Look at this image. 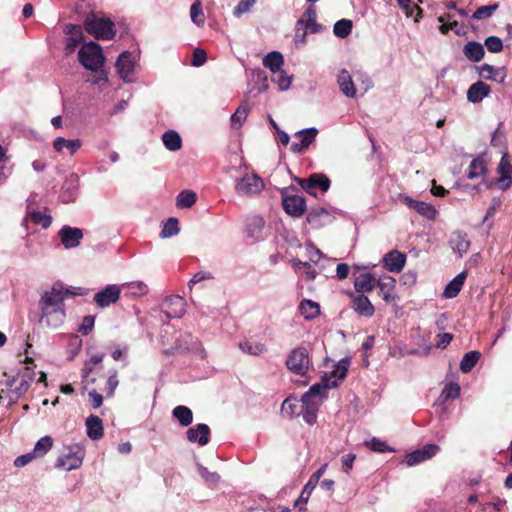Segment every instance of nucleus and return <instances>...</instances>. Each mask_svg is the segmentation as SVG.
<instances>
[{
	"instance_id": "nucleus-1",
	"label": "nucleus",
	"mask_w": 512,
	"mask_h": 512,
	"mask_svg": "<svg viewBox=\"0 0 512 512\" xmlns=\"http://www.w3.org/2000/svg\"><path fill=\"white\" fill-rule=\"evenodd\" d=\"M68 294L74 293L65 289L61 284H54L49 291H46L40 300L41 318L52 317L55 320L65 318L63 300Z\"/></svg>"
},
{
	"instance_id": "nucleus-2",
	"label": "nucleus",
	"mask_w": 512,
	"mask_h": 512,
	"mask_svg": "<svg viewBox=\"0 0 512 512\" xmlns=\"http://www.w3.org/2000/svg\"><path fill=\"white\" fill-rule=\"evenodd\" d=\"M325 383H316L302 396V415L306 423L313 425L317 420V412L323 400L327 397Z\"/></svg>"
},
{
	"instance_id": "nucleus-3",
	"label": "nucleus",
	"mask_w": 512,
	"mask_h": 512,
	"mask_svg": "<svg viewBox=\"0 0 512 512\" xmlns=\"http://www.w3.org/2000/svg\"><path fill=\"white\" fill-rule=\"evenodd\" d=\"M78 59L84 68L93 72L100 71L105 62L101 46L92 41L82 45Z\"/></svg>"
},
{
	"instance_id": "nucleus-4",
	"label": "nucleus",
	"mask_w": 512,
	"mask_h": 512,
	"mask_svg": "<svg viewBox=\"0 0 512 512\" xmlns=\"http://www.w3.org/2000/svg\"><path fill=\"white\" fill-rule=\"evenodd\" d=\"M286 366L293 374L305 376L312 367L308 350L304 347L293 349L287 356Z\"/></svg>"
},
{
	"instance_id": "nucleus-5",
	"label": "nucleus",
	"mask_w": 512,
	"mask_h": 512,
	"mask_svg": "<svg viewBox=\"0 0 512 512\" xmlns=\"http://www.w3.org/2000/svg\"><path fill=\"white\" fill-rule=\"evenodd\" d=\"M87 32L97 39L110 40L114 37V24L109 19L97 18L95 15H89L84 22Z\"/></svg>"
},
{
	"instance_id": "nucleus-6",
	"label": "nucleus",
	"mask_w": 512,
	"mask_h": 512,
	"mask_svg": "<svg viewBox=\"0 0 512 512\" xmlns=\"http://www.w3.org/2000/svg\"><path fill=\"white\" fill-rule=\"evenodd\" d=\"M264 187V181L260 176L255 173H247L237 181L235 191L241 196H252L259 194Z\"/></svg>"
},
{
	"instance_id": "nucleus-7",
	"label": "nucleus",
	"mask_w": 512,
	"mask_h": 512,
	"mask_svg": "<svg viewBox=\"0 0 512 512\" xmlns=\"http://www.w3.org/2000/svg\"><path fill=\"white\" fill-rule=\"evenodd\" d=\"M187 303L184 298L173 295L165 299L162 305V311L168 319L182 318L186 311Z\"/></svg>"
},
{
	"instance_id": "nucleus-8",
	"label": "nucleus",
	"mask_w": 512,
	"mask_h": 512,
	"mask_svg": "<svg viewBox=\"0 0 512 512\" xmlns=\"http://www.w3.org/2000/svg\"><path fill=\"white\" fill-rule=\"evenodd\" d=\"M349 365L350 360L348 358L341 359L330 373H326L322 376L319 383L327 384V391L330 388L337 387L338 381H341L346 377Z\"/></svg>"
},
{
	"instance_id": "nucleus-9",
	"label": "nucleus",
	"mask_w": 512,
	"mask_h": 512,
	"mask_svg": "<svg viewBox=\"0 0 512 512\" xmlns=\"http://www.w3.org/2000/svg\"><path fill=\"white\" fill-rule=\"evenodd\" d=\"M440 451L436 444H427L424 447L408 453L405 457L407 466H415L424 461L430 460Z\"/></svg>"
},
{
	"instance_id": "nucleus-10",
	"label": "nucleus",
	"mask_w": 512,
	"mask_h": 512,
	"mask_svg": "<svg viewBox=\"0 0 512 512\" xmlns=\"http://www.w3.org/2000/svg\"><path fill=\"white\" fill-rule=\"evenodd\" d=\"M318 135V130L314 127L300 130L294 134V137L298 139V142H293L290 146V150L293 153H302L315 141Z\"/></svg>"
},
{
	"instance_id": "nucleus-11",
	"label": "nucleus",
	"mask_w": 512,
	"mask_h": 512,
	"mask_svg": "<svg viewBox=\"0 0 512 512\" xmlns=\"http://www.w3.org/2000/svg\"><path fill=\"white\" fill-rule=\"evenodd\" d=\"M120 294V286L115 284L108 285L94 295V301L99 307L105 308L113 303H116L120 297Z\"/></svg>"
},
{
	"instance_id": "nucleus-12",
	"label": "nucleus",
	"mask_w": 512,
	"mask_h": 512,
	"mask_svg": "<svg viewBox=\"0 0 512 512\" xmlns=\"http://www.w3.org/2000/svg\"><path fill=\"white\" fill-rule=\"evenodd\" d=\"M317 13L316 8L313 5H310L300 19L297 21L296 25L299 30L305 29V32L310 33H318L321 31L322 27L316 22Z\"/></svg>"
},
{
	"instance_id": "nucleus-13",
	"label": "nucleus",
	"mask_w": 512,
	"mask_h": 512,
	"mask_svg": "<svg viewBox=\"0 0 512 512\" xmlns=\"http://www.w3.org/2000/svg\"><path fill=\"white\" fill-rule=\"evenodd\" d=\"M58 235L61 239V243L66 249H71L79 246L81 239L83 238V232L79 228H73L68 225L63 226Z\"/></svg>"
},
{
	"instance_id": "nucleus-14",
	"label": "nucleus",
	"mask_w": 512,
	"mask_h": 512,
	"mask_svg": "<svg viewBox=\"0 0 512 512\" xmlns=\"http://www.w3.org/2000/svg\"><path fill=\"white\" fill-rule=\"evenodd\" d=\"M83 462V451H69L66 454L60 455L57 458L55 466L66 471L77 469Z\"/></svg>"
},
{
	"instance_id": "nucleus-15",
	"label": "nucleus",
	"mask_w": 512,
	"mask_h": 512,
	"mask_svg": "<svg viewBox=\"0 0 512 512\" xmlns=\"http://www.w3.org/2000/svg\"><path fill=\"white\" fill-rule=\"evenodd\" d=\"M285 212L293 217H300L306 209L305 199L300 195L284 196L282 200Z\"/></svg>"
},
{
	"instance_id": "nucleus-16",
	"label": "nucleus",
	"mask_w": 512,
	"mask_h": 512,
	"mask_svg": "<svg viewBox=\"0 0 512 512\" xmlns=\"http://www.w3.org/2000/svg\"><path fill=\"white\" fill-rule=\"evenodd\" d=\"M401 201L409 208L416 210L423 217L432 220L436 217L437 211L433 205L412 199L409 196L401 195Z\"/></svg>"
},
{
	"instance_id": "nucleus-17",
	"label": "nucleus",
	"mask_w": 512,
	"mask_h": 512,
	"mask_svg": "<svg viewBox=\"0 0 512 512\" xmlns=\"http://www.w3.org/2000/svg\"><path fill=\"white\" fill-rule=\"evenodd\" d=\"M383 267L393 273H399L405 266L406 255L398 250H392L384 255Z\"/></svg>"
},
{
	"instance_id": "nucleus-18",
	"label": "nucleus",
	"mask_w": 512,
	"mask_h": 512,
	"mask_svg": "<svg viewBox=\"0 0 512 512\" xmlns=\"http://www.w3.org/2000/svg\"><path fill=\"white\" fill-rule=\"evenodd\" d=\"M511 169L512 167L510 165L509 155L507 152H504L497 167V172L500 175L498 178V184L502 189H507L511 185Z\"/></svg>"
},
{
	"instance_id": "nucleus-19",
	"label": "nucleus",
	"mask_w": 512,
	"mask_h": 512,
	"mask_svg": "<svg viewBox=\"0 0 512 512\" xmlns=\"http://www.w3.org/2000/svg\"><path fill=\"white\" fill-rule=\"evenodd\" d=\"M187 439L191 443H198L200 446H205L209 442L210 428L206 424H197L193 428H189L186 432Z\"/></svg>"
},
{
	"instance_id": "nucleus-20",
	"label": "nucleus",
	"mask_w": 512,
	"mask_h": 512,
	"mask_svg": "<svg viewBox=\"0 0 512 512\" xmlns=\"http://www.w3.org/2000/svg\"><path fill=\"white\" fill-rule=\"evenodd\" d=\"M116 69L124 81H131V75L134 70V61L132 59V55L128 51L120 54L116 62Z\"/></svg>"
},
{
	"instance_id": "nucleus-21",
	"label": "nucleus",
	"mask_w": 512,
	"mask_h": 512,
	"mask_svg": "<svg viewBox=\"0 0 512 512\" xmlns=\"http://www.w3.org/2000/svg\"><path fill=\"white\" fill-rule=\"evenodd\" d=\"M395 279L389 275H382L376 280V286L379 288V295L386 301L394 299Z\"/></svg>"
},
{
	"instance_id": "nucleus-22",
	"label": "nucleus",
	"mask_w": 512,
	"mask_h": 512,
	"mask_svg": "<svg viewBox=\"0 0 512 512\" xmlns=\"http://www.w3.org/2000/svg\"><path fill=\"white\" fill-rule=\"evenodd\" d=\"M337 82L341 92L349 98H354L356 96V88L350 73L343 69L339 72L337 77Z\"/></svg>"
},
{
	"instance_id": "nucleus-23",
	"label": "nucleus",
	"mask_w": 512,
	"mask_h": 512,
	"mask_svg": "<svg viewBox=\"0 0 512 512\" xmlns=\"http://www.w3.org/2000/svg\"><path fill=\"white\" fill-rule=\"evenodd\" d=\"M352 308L360 317H371L374 313V307L370 300L364 295H357L352 300Z\"/></svg>"
},
{
	"instance_id": "nucleus-24",
	"label": "nucleus",
	"mask_w": 512,
	"mask_h": 512,
	"mask_svg": "<svg viewBox=\"0 0 512 512\" xmlns=\"http://www.w3.org/2000/svg\"><path fill=\"white\" fill-rule=\"evenodd\" d=\"M490 93V86L478 81L470 86L467 91V99L472 103L481 102Z\"/></svg>"
},
{
	"instance_id": "nucleus-25",
	"label": "nucleus",
	"mask_w": 512,
	"mask_h": 512,
	"mask_svg": "<svg viewBox=\"0 0 512 512\" xmlns=\"http://www.w3.org/2000/svg\"><path fill=\"white\" fill-rule=\"evenodd\" d=\"M376 278L370 273H362L354 280V287L357 292H370L376 287Z\"/></svg>"
},
{
	"instance_id": "nucleus-26",
	"label": "nucleus",
	"mask_w": 512,
	"mask_h": 512,
	"mask_svg": "<svg viewBox=\"0 0 512 512\" xmlns=\"http://www.w3.org/2000/svg\"><path fill=\"white\" fill-rule=\"evenodd\" d=\"M81 146L82 141L80 139H65L63 137H58L53 142V147L57 152H61L66 148L71 155H74Z\"/></svg>"
},
{
	"instance_id": "nucleus-27",
	"label": "nucleus",
	"mask_w": 512,
	"mask_h": 512,
	"mask_svg": "<svg viewBox=\"0 0 512 512\" xmlns=\"http://www.w3.org/2000/svg\"><path fill=\"white\" fill-rule=\"evenodd\" d=\"M87 435L92 440H98L103 436L102 420L95 415H91L86 420Z\"/></svg>"
},
{
	"instance_id": "nucleus-28",
	"label": "nucleus",
	"mask_w": 512,
	"mask_h": 512,
	"mask_svg": "<svg viewBox=\"0 0 512 512\" xmlns=\"http://www.w3.org/2000/svg\"><path fill=\"white\" fill-rule=\"evenodd\" d=\"M467 277L466 272H461L458 274L454 279H452L445 287L443 295L446 298H454L456 297L460 290L462 289V286L464 284V281Z\"/></svg>"
},
{
	"instance_id": "nucleus-29",
	"label": "nucleus",
	"mask_w": 512,
	"mask_h": 512,
	"mask_svg": "<svg viewBox=\"0 0 512 512\" xmlns=\"http://www.w3.org/2000/svg\"><path fill=\"white\" fill-rule=\"evenodd\" d=\"M463 53L465 57L472 62H479L484 57V48L479 42H468L464 48Z\"/></svg>"
},
{
	"instance_id": "nucleus-30",
	"label": "nucleus",
	"mask_w": 512,
	"mask_h": 512,
	"mask_svg": "<svg viewBox=\"0 0 512 512\" xmlns=\"http://www.w3.org/2000/svg\"><path fill=\"white\" fill-rule=\"evenodd\" d=\"M301 315L305 320H314L320 316V306L311 300H303L300 304Z\"/></svg>"
},
{
	"instance_id": "nucleus-31",
	"label": "nucleus",
	"mask_w": 512,
	"mask_h": 512,
	"mask_svg": "<svg viewBox=\"0 0 512 512\" xmlns=\"http://www.w3.org/2000/svg\"><path fill=\"white\" fill-rule=\"evenodd\" d=\"M172 415L177 419L180 425L184 427L190 425L193 421L192 410L187 406H176L172 411Z\"/></svg>"
},
{
	"instance_id": "nucleus-32",
	"label": "nucleus",
	"mask_w": 512,
	"mask_h": 512,
	"mask_svg": "<svg viewBox=\"0 0 512 512\" xmlns=\"http://www.w3.org/2000/svg\"><path fill=\"white\" fill-rule=\"evenodd\" d=\"M283 62L282 54L277 51L269 52L263 59V65L270 69L272 73L281 70Z\"/></svg>"
},
{
	"instance_id": "nucleus-33",
	"label": "nucleus",
	"mask_w": 512,
	"mask_h": 512,
	"mask_svg": "<svg viewBox=\"0 0 512 512\" xmlns=\"http://www.w3.org/2000/svg\"><path fill=\"white\" fill-rule=\"evenodd\" d=\"M314 187H319L323 192H326L330 187V180L322 174H313L309 177L308 185L304 188L312 194L311 189Z\"/></svg>"
},
{
	"instance_id": "nucleus-34",
	"label": "nucleus",
	"mask_w": 512,
	"mask_h": 512,
	"mask_svg": "<svg viewBox=\"0 0 512 512\" xmlns=\"http://www.w3.org/2000/svg\"><path fill=\"white\" fill-rule=\"evenodd\" d=\"M162 140L165 147L170 151H178L182 147L181 137L174 130H169L165 132L162 136Z\"/></svg>"
},
{
	"instance_id": "nucleus-35",
	"label": "nucleus",
	"mask_w": 512,
	"mask_h": 512,
	"mask_svg": "<svg viewBox=\"0 0 512 512\" xmlns=\"http://www.w3.org/2000/svg\"><path fill=\"white\" fill-rule=\"evenodd\" d=\"M480 356L481 354L478 351H470L466 353L460 362V370L463 373L470 372L479 361Z\"/></svg>"
},
{
	"instance_id": "nucleus-36",
	"label": "nucleus",
	"mask_w": 512,
	"mask_h": 512,
	"mask_svg": "<svg viewBox=\"0 0 512 512\" xmlns=\"http://www.w3.org/2000/svg\"><path fill=\"white\" fill-rule=\"evenodd\" d=\"M248 111V104L241 103L235 113L231 116V126L236 129L240 128L247 118Z\"/></svg>"
},
{
	"instance_id": "nucleus-37",
	"label": "nucleus",
	"mask_w": 512,
	"mask_h": 512,
	"mask_svg": "<svg viewBox=\"0 0 512 512\" xmlns=\"http://www.w3.org/2000/svg\"><path fill=\"white\" fill-rule=\"evenodd\" d=\"M486 172V164L483 159L476 158L472 160V162L469 165L468 168V178L469 179H476Z\"/></svg>"
},
{
	"instance_id": "nucleus-38",
	"label": "nucleus",
	"mask_w": 512,
	"mask_h": 512,
	"mask_svg": "<svg viewBox=\"0 0 512 512\" xmlns=\"http://www.w3.org/2000/svg\"><path fill=\"white\" fill-rule=\"evenodd\" d=\"M190 18L197 26H203L205 23V16L202 10L200 0H195L190 7Z\"/></svg>"
},
{
	"instance_id": "nucleus-39",
	"label": "nucleus",
	"mask_w": 512,
	"mask_h": 512,
	"mask_svg": "<svg viewBox=\"0 0 512 512\" xmlns=\"http://www.w3.org/2000/svg\"><path fill=\"white\" fill-rule=\"evenodd\" d=\"M293 267L301 273V276L308 281L314 280L316 277V271L311 268L308 262H302L300 260H293Z\"/></svg>"
},
{
	"instance_id": "nucleus-40",
	"label": "nucleus",
	"mask_w": 512,
	"mask_h": 512,
	"mask_svg": "<svg viewBox=\"0 0 512 512\" xmlns=\"http://www.w3.org/2000/svg\"><path fill=\"white\" fill-rule=\"evenodd\" d=\"M197 196L191 190H184L177 196L176 205L178 208H190L196 202Z\"/></svg>"
},
{
	"instance_id": "nucleus-41",
	"label": "nucleus",
	"mask_w": 512,
	"mask_h": 512,
	"mask_svg": "<svg viewBox=\"0 0 512 512\" xmlns=\"http://www.w3.org/2000/svg\"><path fill=\"white\" fill-rule=\"evenodd\" d=\"M452 248L458 252L460 256L469 250L470 243L464 235L457 233L451 239Z\"/></svg>"
},
{
	"instance_id": "nucleus-42",
	"label": "nucleus",
	"mask_w": 512,
	"mask_h": 512,
	"mask_svg": "<svg viewBox=\"0 0 512 512\" xmlns=\"http://www.w3.org/2000/svg\"><path fill=\"white\" fill-rule=\"evenodd\" d=\"M480 74L490 80H497L502 82L504 80L505 74L501 69H496L489 64H484L480 68Z\"/></svg>"
},
{
	"instance_id": "nucleus-43",
	"label": "nucleus",
	"mask_w": 512,
	"mask_h": 512,
	"mask_svg": "<svg viewBox=\"0 0 512 512\" xmlns=\"http://www.w3.org/2000/svg\"><path fill=\"white\" fill-rule=\"evenodd\" d=\"M52 445V438L50 436H44L37 441L32 452L35 457H42L52 448Z\"/></svg>"
},
{
	"instance_id": "nucleus-44",
	"label": "nucleus",
	"mask_w": 512,
	"mask_h": 512,
	"mask_svg": "<svg viewBox=\"0 0 512 512\" xmlns=\"http://www.w3.org/2000/svg\"><path fill=\"white\" fill-rule=\"evenodd\" d=\"M134 296H143L148 293V286L142 281H134L123 285Z\"/></svg>"
},
{
	"instance_id": "nucleus-45",
	"label": "nucleus",
	"mask_w": 512,
	"mask_h": 512,
	"mask_svg": "<svg viewBox=\"0 0 512 512\" xmlns=\"http://www.w3.org/2000/svg\"><path fill=\"white\" fill-rule=\"evenodd\" d=\"M352 21L348 19H341L334 25V34L338 37L344 38L351 33Z\"/></svg>"
},
{
	"instance_id": "nucleus-46",
	"label": "nucleus",
	"mask_w": 512,
	"mask_h": 512,
	"mask_svg": "<svg viewBox=\"0 0 512 512\" xmlns=\"http://www.w3.org/2000/svg\"><path fill=\"white\" fill-rule=\"evenodd\" d=\"M198 472L205 483L214 486L220 481V475L215 471H209L206 467L199 465Z\"/></svg>"
},
{
	"instance_id": "nucleus-47",
	"label": "nucleus",
	"mask_w": 512,
	"mask_h": 512,
	"mask_svg": "<svg viewBox=\"0 0 512 512\" xmlns=\"http://www.w3.org/2000/svg\"><path fill=\"white\" fill-rule=\"evenodd\" d=\"M179 233L178 220L176 218H169L161 230L162 238H169Z\"/></svg>"
},
{
	"instance_id": "nucleus-48",
	"label": "nucleus",
	"mask_w": 512,
	"mask_h": 512,
	"mask_svg": "<svg viewBox=\"0 0 512 512\" xmlns=\"http://www.w3.org/2000/svg\"><path fill=\"white\" fill-rule=\"evenodd\" d=\"M398 5L402 10L405 11L407 17H412L414 12H417V17L415 18L418 21V17L421 16L422 10L417 5L413 4L411 0H397Z\"/></svg>"
},
{
	"instance_id": "nucleus-49",
	"label": "nucleus",
	"mask_w": 512,
	"mask_h": 512,
	"mask_svg": "<svg viewBox=\"0 0 512 512\" xmlns=\"http://www.w3.org/2000/svg\"><path fill=\"white\" fill-rule=\"evenodd\" d=\"M498 9V4L479 7L474 13L473 18L476 20L487 19Z\"/></svg>"
},
{
	"instance_id": "nucleus-50",
	"label": "nucleus",
	"mask_w": 512,
	"mask_h": 512,
	"mask_svg": "<svg viewBox=\"0 0 512 512\" xmlns=\"http://www.w3.org/2000/svg\"><path fill=\"white\" fill-rule=\"evenodd\" d=\"M239 347L244 353L251 355H259L265 351V346L260 343L241 342Z\"/></svg>"
},
{
	"instance_id": "nucleus-51",
	"label": "nucleus",
	"mask_w": 512,
	"mask_h": 512,
	"mask_svg": "<svg viewBox=\"0 0 512 512\" xmlns=\"http://www.w3.org/2000/svg\"><path fill=\"white\" fill-rule=\"evenodd\" d=\"M317 484L318 483L316 481H314L312 478H310L308 480V482L306 483V485L304 486L299 499L295 502V505L299 506L301 503H306L309 496L311 495L312 491L317 486Z\"/></svg>"
},
{
	"instance_id": "nucleus-52",
	"label": "nucleus",
	"mask_w": 512,
	"mask_h": 512,
	"mask_svg": "<svg viewBox=\"0 0 512 512\" xmlns=\"http://www.w3.org/2000/svg\"><path fill=\"white\" fill-rule=\"evenodd\" d=\"M273 74V81L278 84L280 90H287L290 87L291 77L287 76L282 69Z\"/></svg>"
},
{
	"instance_id": "nucleus-53",
	"label": "nucleus",
	"mask_w": 512,
	"mask_h": 512,
	"mask_svg": "<svg viewBox=\"0 0 512 512\" xmlns=\"http://www.w3.org/2000/svg\"><path fill=\"white\" fill-rule=\"evenodd\" d=\"M30 219L34 224L41 225L43 228H48L51 224V217L41 212L30 213Z\"/></svg>"
},
{
	"instance_id": "nucleus-54",
	"label": "nucleus",
	"mask_w": 512,
	"mask_h": 512,
	"mask_svg": "<svg viewBox=\"0 0 512 512\" xmlns=\"http://www.w3.org/2000/svg\"><path fill=\"white\" fill-rule=\"evenodd\" d=\"M371 450L379 453L392 451V449L384 442L379 440L378 438H372L369 442L365 443Z\"/></svg>"
},
{
	"instance_id": "nucleus-55",
	"label": "nucleus",
	"mask_w": 512,
	"mask_h": 512,
	"mask_svg": "<svg viewBox=\"0 0 512 512\" xmlns=\"http://www.w3.org/2000/svg\"><path fill=\"white\" fill-rule=\"evenodd\" d=\"M485 46L488 51L492 53H498L503 49V43L500 38L496 36H490L485 40Z\"/></svg>"
},
{
	"instance_id": "nucleus-56",
	"label": "nucleus",
	"mask_w": 512,
	"mask_h": 512,
	"mask_svg": "<svg viewBox=\"0 0 512 512\" xmlns=\"http://www.w3.org/2000/svg\"><path fill=\"white\" fill-rule=\"evenodd\" d=\"M256 3V0H241L233 11L235 17H240L242 14L247 13Z\"/></svg>"
},
{
	"instance_id": "nucleus-57",
	"label": "nucleus",
	"mask_w": 512,
	"mask_h": 512,
	"mask_svg": "<svg viewBox=\"0 0 512 512\" xmlns=\"http://www.w3.org/2000/svg\"><path fill=\"white\" fill-rule=\"evenodd\" d=\"M207 60L206 52L203 49L196 48L193 51V56L191 60V64L195 67L202 66Z\"/></svg>"
},
{
	"instance_id": "nucleus-58",
	"label": "nucleus",
	"mask_w": 512,
	"mask_h": 512,
	"mask_svg": "<svg viewBox=\"0 0 512 512\" xmlns=\"http://www.w3.org/2000/svg\"><path fill=\"white\" fill-rule=\"evenodd\" d=\"M460 394V387L456 383H450L449 385L445 386L443 389L442 395L445 397V399H455Z\"/></svg>"
},
{
	"instance_id": "nucleus-59",
	"label": "nucleus",
	"mask_w": 512,
	"mask_h": 512,
	"mask_svg": "<svg viewBox=\"0 0 512 512\" xmlns=\"http://www.w3.org/2000/svg\"><path fill=\"white\" fill-rule=\"evenodd\" d=\"M454 31L457 35H460L461 32H462V27L459 26L458 22L457 21H452V22H448V23H443L441 26H440V31L441 33L443 34H446L448 31Z\"/></svg>"
},
{
	"instance_id": "nucleus-60",
	"label": "nucleus",
	"mask_w": 512,
	"mask_h": 512,
	"mask_svg": "<svg viewBox=\"0 0 512 512\" xmlns=\"http://www.w3.org/2000/svg\"><path fill=\"white\" fill-rule=\"evenodd\" d=\"M355 459L356 455L353 453H348L341 457L342 467L346 473L352 469Z\"/></svg>"
},
{
	"instance_id": "nucleus-61",
	"label": "nucleus",
	"mask_w": 512,
	"mask_h": 512,
	"mask_svg": "<svg viewBox=\"0 0 512 512\" xmlns=\"http://www.w3.org/2000/svg\"><path fill=\"white\" fill-rule=\"evenodd\" d=\"M211 278H212V275L209 272L201 271V272L196 273L195 275H193V277L190 279V281L188 283L190 291L192 290L193 285H195L196 283H199L202 280L211 279Z\"/></svg>"
},
{
	"instance_id": "nucleus-62",
	"label": "nucleus",
	"mask_w": 512,
	"mask_h": 512,
	"mask_svg": "<svg viewBox=\"0 0 512 512\" xmlns=\"http://www.w3.org/2000/svg\"><path fill=\"white\" fill-rule=\"evenodd\" d=\"M117 372L115 371L106 381L107 395H113L116 387L118 386Z\"/></svg>"
},
{
	"instance_id": "nucleus-63",
	"label": "nucleus",
	"mask_w": 512,
	"mask_h": 512,
	"mask_svg": "<svg viewBox=\"0 0 512 512\" xmlns=\"http://www.w3.org/2000/svg\"><path fill=\"white\" fill-rule=\"evenodd\" d=\"M34 458H36V457L33 452L21 455L15 459L14 465L16 467H23V466L27 465L28 463H30Z\"/></svg>"
},
{
	"instance_id": "nucleus-64",
	"label": "nucleus",
	"mask_w": 512,
	"mask_h": 512,
	"mask_svg": "<svg viewBox=\"0 0 512 512\" xmlns=\"http://www.w3.org/2000/svg\"><path fill=\"white\" fill-rule=\"evenodd\" d=\"M89 398L93 408H98L103 403V397L95 389L89 391Z\"/></svg>"
}]
</instances>
